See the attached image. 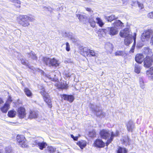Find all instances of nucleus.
I'll use <instances>...</instances> for the list:
<instances>
[{
	"label": "nucleus",
	"instance_id": "nucleus-26",
	"mask_svg": "<svg viewBox=\"0 0 153 153\" xmlns=\"http://www.w3.org/2000/svg\"><path fill=\"white\" fill-rule=\"evenodd\" d=\"M16 114V112L14 110L10 111L8 113V116L10 117H14Z\"/></svg>",
	"mask_w": 153,
	"mask_h": 153
},
{
	"label": "nucleus",
	"instance_id": "nucleus-61",
	"mask_svg": "<svg viewBox=\"0 0 153 153\" xmlns=\"http://www.w3.org/2000/svg\"><path fill=\"white\" fill-rule=\"evenodd\" d=\"M152 58H153V56H152Z\"/></svg>",
	"mask_w": 153,
	"mask_h": 153
},
{
	"label": "nucleus",
	"instance_id": "nucleus-53",
	"mask_svg": "<svg viewBox=\"0 0 153 153\" xmlns=\"http://www.w3.org/2000/svg\"><path fill=\"white\" fill-rule=\"evenodd\" d=\"M107 45H109L110 47H111V49H112L113 48V46L112 44L110 43H109L108 44H106L105 45V46L106 47H107Z\"/></svg>",
	"mask_w": 153,
	"mask_h": 153
},
{
	"label": "nucleus",
	"instance_id": "nucleus-28",
	"mask_svg": "<svg viewBox=\"0 0 153 153\" xmlns=\"http://www.w3.org/2000/svg\"><path fill=\"white\" fill-rule=\"evenodd\" d=\"M65 34H66V36L68 37V38L70 39L73 42H75L76 41V39L74 37L73 35L71 33H65Z\"/></svg>",
	"mask_w": 153,
	"mask_h": 153
},
{
	"label": "nucleus",
	"instance_id": "nucleus-13",
	"mask_svg": "<svg viewBox=\"0 0 153 153\" xmlns=\"http://www.w3.org/2000/svg\"><path fill=\"white\" fill-rule=\"evenodd\" d=\"M127 130L131 132H132L135 128L134 123L131 120H130L126 124Z\"/></svg>",
	"mask_w": 153,
	"mask_h": 153
},
{
	"label": "nucleus",
	"instance_id": "nucleus-23",
	"mask_svg": "<svg viewBox=\"0 0 153 153\" xmlns=\"http://www.w3.org/2000/svg\"><path fill=\"white\" fill-rule=\"evenodd\" d=\"M105 19L108 22H110L113 21L114 20L117 19V17H116L114 15H111L110 16H105Z\"/></svg>",
	"mask_w": 153,
	"mask_h": 153
},
{
	"label": "nucleus",
	"instance_id": "nucleus-54",
	"mask_svg": "<svg viewBox=\"0 0 153 153\" xmlns=\"http://www.w3.org/2000/svg\"><path fill=\"white\" fill-rule=\"evenodd\" d=\"M150 43L152 45H153V35H152V37L151 38V39L150 41Z\"/></svg>",
	"mask_w": 153,
	"mask_h": 153
},
{
	"label": "nucleus",
	"instance_id": "nucleus-6",
	"mask_svg": "<svg viewBox=\"0 0 153 153\" xmlns=\"http://www.w3.org/2000/svg\"><path fill=\"white\" fill-rule=\"evenodd\" d=\"M16 140L21 147L22 148H26L27 146L25 138L23 135H17L16 137Z\"/></svg>",
	"mask_w": 153,
	"mask_h": 153
},
{
	"label": "nucleus",
	"instance_id": "nucleus-39",
	"mask_svg": "<svg viewBox=\"0 0 153 153\" xmlns=\"http://www.w3.org/2000/svg\"><path fill=\"white\" fill-rule=\"evenodd\" d=\"M24 91L27 96H31L32 95L31 91L28 88H25Z\"/></svg>",
	"mask_w": 153,
	"mask_h": 153
},
{
	"label": "nucleus",
	"instance_id": "nucleus-52",
	"mask_svg": "<svg viewBox=\"0 0 153 153\" xmlns=\"http://www.w3.org/2000/svg\"><path fill=\"white\" fill-rule=\"evenodd\" d=\"M71 137L74 140H77L78 139V137H74V136L73 134H71Z\"/></svg>",
	"mask_w": 153,
	"mask_h": 153
},
{
	"label": "nucleus",
	"instance_id": "nucleus-49",
	"mask_svg": "<svg viewBox=\"0 0 153 153\" xmlns=\"http://www.w3.org/2000/svg\"><path fill=\"white\" fill-rule=\"evenodd\" d=\"M148 16L149 18L153 19V11L148 13Z\"/></svg>",
	"mask_w": 153,
	"mask_h": 153
},
{
	"label": "nucleus",
	"instance_id": "nucleus-11",
	"mask_svg": "<svg viewBox=\"0 0 153 153\" xmlns=\"http://www.w3.org/2000/svg\"><path fill=\"white\" fill-rule=\"evenodd\" d=\"M17 112L18 116L20 118H24L26 115L25 109L22 107H20L18 108Z\"/></svg>",
	"mask_w": 153,
	"mask_h": 153
},
{
	"label": "nucleus",
	"instance_id": "nucleus-27",
	"mask_svg": "<svg viewBox=\"0 0 153 153\" xmlns=\"http://www.w3.org/2000/svg\"><path fill=\"white\" fill-rule=\"evenodd\" d=\"M146 74L153 80V67H151L149 70L147 71Z\"/></svg>",
	"mask_w": 153,
	"mask_h": 153
},
{
	"label": "nucleus",
	"instance_id": "nucleus-32",
	"mask_svg": "<svg viewBox=\"0 0 153 153\" xmlns=\"http://www.w3.org/2000/svg\"><path fill=\"white\" fill-rule=\"evenodd\" d=\"M130 140L128 137H125L123 139V143L126 146L129 145Z\"/></svg>",
	"mask_w": 153,
	"mask_h": 153
},
{
	"label": "nucleus",
	"instance_id": "nucleus-7",
	"mask_svg": "<svg viewBox=\"0 0 153 153\" xmlns=\"http://www.w3.org/2000/svg\"><path fill=\"white\" fill-rule=\"evenodd\" d=\"M153 33V31L151 29L144 30L142 35L141 39L143 41L148 40L150 38V36Z\"/></svg>",
	"mask_w": 153,
	"mask_h": 153
},
{
	"label": "nucleus",
	"instance_id": "nucleus-12",
	"mask_svg": "<svg viewBox=\"0 0 153 153\" xmlns=\"http://www.w3.org/2000/svg\"><path fill=\"white\" fill-rule=\"evenodd\" d=\"M145 56L143 53L137 54L136 56L135 60L137 63L141 64L143 62V60L145 59Z\"/></svg>",
	"mask_w": 153,
	"mask_h": 153
},
{
	"label": "nucleus",
	"instance_id": "nucleus-9",
	"mask_svg": "<svg viewBox=\"0 0 153 153\" xmlns=\"http://www.w3.org/2000/svg\"><path fill=\"white\" fill-rule=\"evenodd\" d=\"M136 36V34L134 33V36H131L130 37L126 38L124 40V43L125 45H129L132 42L133 40H134V43H135Z\"/></svg>",
	"mask_w": 153,
	"mask_h": 153
},
{
	"label": "nucleus",
	"instance_id": "nucleus-43",
	"mask_svg": "<svg viewBox=\"0 0 153 153\" xmlns=\"http://www.w3.org/2000/svg\"><path fill=\"white\" fill-rule=\"evenodd\" d=\"M22 63L24 65H25L26 66H28L29 68H30L28 65V61L26 60L22 59L21 60Z\"/></svg>",
	"mask_w": 153,
	"mask_h": 153
},
{
	"label": "nucleus",
	"instance_id": "nucleus-30",
	"mask_svg": "<svg viewBox=\"0 0 153 153\" xmlns=\"http://www.w3.org/2000/svg\"><path fill=\"white\" fill-rule=\"evenodd\" d=\"M127 150L124 148L119 147L117 151V153H127Z\"/></svg>",
	"mask_w": 153,
	"mask_h": 153
},
{
	"label": "nucleus",
	"instance_id": "nucleus-34",
	"mask_svg": "<svg viewBox=\"0 0 153 153\" xmlns=\"http://www.w3.org/2000/svg\"><path fill=\"white\" fill-rule=\"evenodd\" d=\"M139 81L140 87L142 88L143 89L145 88V84L143 78H140Z\"/></svg>",
	"mask_w": 153,
	"mask_h": 153
},
{
	"label": "nucleus",
	"instance_id": "nucleus-5",
	"mask_svg": "<svg viewBox=\"0 0 153 153\" xmlns=\"http://www.w3.org/2000/svg\"><path fill=\"white\" fill-rule=\"evenodd\" d=\"M17 21L18 23L23 27H28L30 25V23L28 21L27 15L19 16L17 18Z\"/></svg>",
	"mask_w": 153,
	"mask_h": 153
},
{
	"label": "nucleus",
	"instance_id": "nucleus-56",
	"mask_svg": "<svg viewBox=\"0 0 153 153\" xmlns=\"http://www.w3.org/2000/svg\"><path fill=\"white\" fill-rule=\"evenodd\" d=\"M45 8L48 10H50L51 9V8L50 7H46Z\"/></svg>",
	"mask_w": 153,
	"mask_h": 153
},
{
	"label": "nucleus",
	"instance_id": "nucleus-24",
	"mask_svg": "<svg viewBox=\"0 0 153 153\" xmlns=\"http://www.w3.org/2000/svg\"><path fill=\"white\" fill-rule=\"evenodd\" d=\"M56 149L54 147L52 146H48L45 150L46 152H48L49 153H53L55 151Z\"/></svg>",
	"mask_w": 153,
	"mask_h": 153
},
{
	"label": "nucleus",
	"instance_id": "nucleus-55",
	"mask_svg": "<svg viewBox=\"0 0 153 153\" xmlns=\"http://www.w3.org/2000/svg\"><path fill=\"white\" fill-rule=\"evenodd\" d=\"M86 9V10H87L88 11H89V12L91 10V9L90 8H87Z\"/></svg>",
	"mask_w": 153,
	"mask_h": 153
},
{
	"label": "nucleus",
	"instance_id": "nucleus-2",
	"mask_svg": "<svg viewBox=\"0 0 153 153\" xmlns=\"http://www.w3.org/2000/svg\"><path fill=\"white\" fill-rule=\"evenodd\" d=\"M33 147L36 146L41 150H42L46 147L47 143L44 141L43 139L41 137H38L34 139L32 143Z\"/></svg>",
	"mask_w": 153,
	"mask_h": 153
},
{
	"label": "nucleus",
	"instance_id": "nucleus-16",
	"mask_svg": "<svg viewBox=\"0 0 153 153\" xmlns=\"http://www.w3.org/2000/svg\"><path fill=\"white\" fill-rule=\"evenodd\" d=\"M95 146L98 148H102L105 146V143L100 139L97 140L94 143Z\"/></svg>",
	"mask_w": 153,
	"mask_h": 153
},
{
	"label": "nucleus",
	"instance_id": "nucleus-50",
	"mask_svg": "<svg viewBox=\"0 0 153 153\" xmlns=\"http://www.w3.org/2000/svg\"><path fill=\"white\" fill-rule=\"evenodd\" d=\"M135 46V43H134L133 45L132 46L131 50H130V51L131 53H133L134 52Z\"/></svg>",
	"mask_w": 153,
	"mask_h": 153
},
{
	"label": "nucleus",
	"instance_id": "nucleus-21",
	"mask_svg": "<svg viewBox=\"0 0 153 153\" xmlns=\"http://www.w3.org/2000/svg\"><path fill=\"white\" fill-rule=\"evenodd\" d=\"M43 99L48 104V107L50 108H51L52 107V104L51 100L50 97L48 96H43Z\"/></svg>",
	"mask_w": 153,
	"mask_h": 153
},
{
	"label": "nucleus",
	"instance_id": "nucleus-29",
	"mask_svg": "<svg viewBox=\"0 0 153 153\" xmlns=\"http://www.w3.org/2000/svg\"><path fill=\"white\" fill-rule=\"evenodd\" d=\"M74 96H62V98L70 102H72L74 100Z\"/></svg>",
	"mask_w": 153,
	"mask_h": 153
},
{
	"label": "nucleus",
	"instance_id": "nucleus-14",
	"mask_svg": "<svg viewBox=\"0 0 153 153\" xmlns=\"http://www.w3.org/2000/svg\"><path fill=\"white\" fill-rule=\"evenodd\" d=\"M108 34L111 35H114L117 34L118 32L117 28L113 27L107 28Z\"/></svg>",
	"mask_w": 153,
	"mask_h": 153
},
{
	"label": "nucleus",
	"instance_id": "nucleus-62",
	"mask_svg": "<svg viewBox=\"0 0 153 153\" xmlns=\"http://www.w3.org/2000/svg\"><path fill=\"white\" fill-rule=\"evenodd\" d=\"M0 153H2L1 152H0Z\"/></svg>",
	"mask_w": 153,
	"mask_h": 153
},
{
	"label": "nucleus",
	"instance_id": "nucleus-35",
	"mask_svg": "<svg viewBox=\"0 0 153 153\" xmlns=\"http://www.w3.org/2000/svg\"><path fill=\"white\" fill-rule=\"evenodd\" d=\"M124 54V52L123 51H118L116 52L115 53V55L116 56H123Z\"/></svg>",
	"mask_w": 153,
	"mask_h": 153
},
{
	"label": "nucleus",
	"instance_id": "nucleus-18",
	"mask_svg": "<svg viewBox=\"0 0 153 153\" xmlns=\"http://www.w3.org/2000/svg\"><path fill=\"white\" fill-rule=\"evenodd\" d=\"M56 75L55 74V73L53 72L50 75H48L47 76L48 78L54 81L58 82V79L57 77H56Z\"/></svg>",
	"mask_w": 153,
	"mask_h": 153
},
{
	"label": "nucleus",
	"instance_id": "nucleus-40",
	"mask_svg": "<svg viewBox=\"0 0 153 153\" xmlns=\"http://www.w3.org/2000/svg\"><path fill=\"white\" fill-rule=\"evenodd\" d=\"M140 71V68L138 65H136L135 67L134 71L137 74H139Z\"/></svg>",
	"mask_w": 153,
	"mask_h": 153
},
{
	"label": "nucleus",
	"instance_id": "nucleus-1",
	"mask_svg": "<svg viewBox=\"0 0 153 153\" xmlns=\"http://www.w3.org/2000/svg\"><path fill=\"white\" fill-rule=\"evenodd\" d=\"M119 134V132L118 131H116L115 133H114L113 132L104 129L101 130L100 132V135L102 139H106L111 136L110 138L107 140L106 143L107 146L111 142L114 137L118 136Z\"/></svg>",
	"mask_w": 153,
	"mask_h": 153
},
{
	"label": "nucleus",
	"instance_id": "nucleus-41",
	"mask_svg": "<svg viewBox=\"0 0 153 153\" xmlns=\"http://www.w3.org/2000/svg\"><path fill=\"white\" fill-rule=\"evenodd\" d=\"M77 16L80 21H84L85 18L84 16L80 14H77Z\"/></svg>",
	"mask_w": 153,
	"mask_h": 153
},
{
	"label": "nucleus",
	"instance_id": "nucleus-45",
	"mask_svg": "<svg viewBox=\"0 0 153 153\" xmlns=\"http://www.w3.org/2000/svg\"><path fill=\"white\" fill-rule=\"evenodd\" d=\"M89 135L90 137H95L96 136V132L94 131H90L89 133Z\"/></svg>",
	"mask_w": 153,
	"mask_h": 153
},
{
	"label": "nucleus",
	"instance_id": "nucleus-22",
	"mask_svg": "<svg viewBox=\"0 0 153 153\" xmlns=\"http://www.w3.org/2000/svg\"><path fill=\"white\" fill-rule=\"evenodd\" d=\"M113 25L114 27L119 28L123 27V23L120 20H116L114 23Z\"/></svg>",
	"mask_w": 153,
	"mask_h": 153
},
{
	"label": "nucleus",
	"instance_id": "nucleus-58",
	"mask_svg": "<svg viewBox=\"0 0 153 153\" xmlns=\"http://www.w3.org/2000/svg\"><path fill=\"white\" fill-rule=\"evenodd\" d=\"M62 96H72V95H67L65 94H64L62 95Z\"/></svg>",
	"mask_w": 153,
	"mask_h": 153
},
{
	"label": "nucleus",
	"instance_id": "nucleus-19",
	"mask_svg": "<svg viewBox=\"0 0 153 153\" xmlns=\"http://www.w3.org/2000/svg\"><path fill=\"white\" fill-rule=\"evenodd\" d=\"M10 106L9 104L5 103L3 106L0 108L1 110L3 113H6L9 109Z\"/></svg>",
	"mask_w": 153,
	"mask_h": 153
},
{
	"label": "nucleus",
	"instance_id": "nucleus-42",
	"mask_svg": "<svg viewBox=\"0 0 153 153\" xmlns=\"http://www.w3.org/2000/svg\"><path fill=\"white\" fill-rule=\"evenodd\" d=\"M68 86V85L67 84L66 82H64L63 83H61L60 87L62 89H65Z\"/></svg>",
	"mask_w": 153,
	"mask_h": 153
},
{
	"label": "nucleus",
	"instance_id": "nucleus-46",
	"mask_svg": "<svg viewBox=\"0 0 153 153\" xmlns=\"http://www.w3.org/2000/svg\"><path fill=\"white\" fill-rule=\"evenodd\" d=\"M27 19L28 21H29L30 22H32L34 21L35 19V18H33V17L29 16H27Z\"/></svg>",
	"mask_w": 153,
	"mask_h": 153
},
{
	"label": "nucleus",
	"instance_id": "nucleus-48",
	"mask_svg": "<svg viewBox=\"0 0 153 153\" xmlns=\"http://www.w3.org/2000/svg\"><path fill=\"white\" fill-rule=\"evenodd\" d=\"M11 102V98L10 97V96H9V97L8 98L7 100L5 103L7 104L10 105V104Z\"/></svg>",
	"mask_w": 153,
	"mask_h": 153
},
{
	"label": "nucleus",
	"instance_id": "nucleus-51",
	"mask_svg": "<svg viewBox=\"0 0 153 153\" xmlns=\"http://www.w3.org/2000/svg\"><path fill=\"white\" fill-rule=\"evenodd\" d=\"M138 5L140 9H142L143 8V5L142 3L139 2H138Z\"/></svg>",
	"mask_w": 153,
	"mask_h": 153
},
{
	"label": "nucleus",
	"instance_id": "nucleus-25",
	"mask_svg": "<svg viewBox=\"0 0 153 153\" xmlns=\"http://www.w3.org/2000/svg\"><path fill=\"white\" fill-rule=\"evenodd\" d=\"M77 144L82 149L86 146V142L84 140H81L77 143Z\"/></svg>",
	"mask_w": 153,
	"mask_h": 153
},
{
	"label": "nucleus",
	"instance_id": "nucleus-47",
	"mask_svg": "<svg viewBox=\"0 0 153 153\" xmlns=\"http://www.w3.org/2000/svg\"><path fill=\"white\" fill-rule=\"evenodd\" d=\"M66 50L67 51H69L70 50V45L69 43L68 42L66 43Z\"/></svg>",
	"mask_w": 153,
	"mask_h": 153
},
{
	"label": "nucleus",
	"instance_id": "nucleus-44",
	"mask_svg": "<svg viewBox=\"0 0 153 153\" xmlns=\"http://www.w3.org/2000/svg\"><path fill=\"white\" fill-rule=\"evenodd\" d=\"M12 149L11 147L9 146L8 147H6L5 148V151L6 153H11V152Z\"/></svg>",
	"mask_w": 153,
	"mask_h": 153
},
{
	"label": "nucleus",
	"instance_id": "nucleus-37",
	"mask_svg": "<svg viewBox=\"0 0 153 153\" xmlns=\"http://www.w3.org/2000/svg\"><path fill=\"white\" fill-rule=\"evenodd\" d=\"M89 22L92 27H94L95 26L96 22L94 21L93 19H90L89 20Z\"/></svg>",
	"mask_w": 153,
	"mask_h": 153
},
{
	"label": "nucleus",
	"instance_id": "nucleus-38",
	"mask_svg": "<svg viewBox=\"0 0 153 153\" xmlns=\"http://www.w3.org/2000/svg\"><path fill=\"white\" fill-rule=\"evenodd\" d=\"M88 51L86 52L87 54H90V55H91L92 56H96L95 53L94 51L91 50L90 49H89Z\"/></svg>",
	"mask_w": 153,
	"mask_h": 153
},
{
	"label": "nucleus",
	"instance_id": "nucleus-33",
	"mask_svg": "<svg viewBox=\"0 0 153 153\" xmlns=\"http://www.w3.org/2000/svg\"><path fill=\"white\" fill-rule=\"evenodd\" d=\"M28 57H31L33 59L36 60L37 59V57L36 56V55L34 53L32 52L28 54Z\"/></svg>",
	"mask_w": 153,
	"mask_h": 153
},
{
	"label": "nucleus",
	"instance_id": "nucleus-10",
	"mask_svg": "<svg viewBox=\"0 0 153 153\" xmlns=\"http://www.w3.org/2000/svg\"><path fill=\"white\" fill-rule=\"evenodd\" d=\"M152 57H146L145 58L144 61V65L145 67L148 68L151 66L152 62V59H153L152 58Z\"/></svg>",
	"mask_w": 153,
	"mask_h": 153
},
{
	"label": "nucleus",
	"instance_id": "nucleus-20",
	"mask_svg": "<svg viewBox=\"0 0 153 153\" xmlns=\"http://www.w3.org/2000/svg\"><path fill=\"white\" fill-rule=\"evenodd\" d=\"M38 115V113L37 112L30 111V112L29 118L30 119L35 118L37 117Z\"/></svg>",
	"mask_w": 153,
	"mask_h": 153
},
{
	"label": "nucleus",
	"instance_id": "nucleus-8",
	"mask_svg": "<svg viewBox=\"0 0 153 153\" xmlns=\"http://www.w3.org/2000/svg\"><path fill=\"white\" fill-rule=\"evenodd\" d=\"M130 31L128 28H126L121 30L120 33V35L122 37H128L132 36L130 34Z\"/></svg>",
	"mask_w": 153,
	"mask_h": 153
},
{
	"label": "nucleus",
	"instance_id": "nucleus-17",
	"mask_svg": "<svg viewBox=\"0 0 153 153\" xmlns=\"http://www.w3.org/2000/svg\"><path fill=\"white\" fill-rule=\"evenodd\" d=\"M99 34L100 36L105 37L108 34L107 28L106 29L100 30L99 31Z\"/></svg>",
	"mask_w": 153,
	"mask_h": 153
},
{
	"label": "nucleus",
	"instance_id": "nucleus-57",
	"mask_svg": "<svg viewBox=\"0 0 153 153\" xmlns=\"http://www.w3.org/2000/svg\"><path fill=\"white\" fill-rule=\"evenodd\" d=\"M3 102L2 100L0 98V104H1Z\"/></svg>",
	"mask_w": 153,
	"mask_h": 153
},
{
	"label": "nucleus",
	"instance_id": "nucleus-60",
	"mask_svg": "<svg viewBox=\"0 0 153 153\" xmlns=\"http://www.w3.org/2000/svg\"><path fill=\"white\" fill-rule=\"evenodd\" d=\"M57 153H60V152H57Z\"/></svg>",
	"mask_w": 153,
	"mask_h": 153
},
{
	"label": "nucleus",
	"instance_id": "nucleus-4",
	"mask_svg": "<svg viewBox=\"0 0 153 153\" xmlns=\"http://www.w3.org/2000/svg\"><path fill=\"white\" fill-rule=\"evenodd\" d=\"M100 105L98 106L94 105L93 104L91 103L89 105V107L91 108L94 113L96 114L97 116H104L105 114L101 110H100Z\"/></svg>",
	"mask_w": 153,
	"mask_h": 153
},
{
	"label": "nucleus",
	"instance_id": "nucleus-3",
	"mask_svg": "<svg viewBox=\"0 0 153 153\" xmlns=\"http://www.w3.org/2000/svg\"><path fill=\"white\" fill-rule=\"evenodd\" d=\"M43 60L46 65L50 66H51L53 67H57L59 65L60 63L59 60L54 58L51 59L47 57H44Z\"/></svg>",
	"mask_w": 153,
	"mask_h": 153
},
{
	"label": "nucleus",
	"instance_id": "nucleus-59",
	"mask_svg": "<svg viewBox=\"0 0 153 153\" xmlns=\"http://www.w3.org/2000/svg\"><path fill=\"white\" fill-rule=\"evenodd\" d=\"M68 76V77H70V76L69 75V74H68V76Z\"/></svg>",
	"mask_w": 153,
	"mask_h": 153
},
{
	"label": "nucleus",
	"instance_id": "nucleus-36",
	"mask_svg": "<svg viewBox=\"0 0 153 153\" xmlns=\"http://www.w3.org/2000/svg\"><path fill=\"white\" fill-rule=\"evenodd\" d=\"M10 1L15 4H17L16 6L17 7H20V1L19 0H10Z\"/></svg>",
	"mask_w": 153,
	"mask_h": 153
},
{
	"label": "nucleus",
	"instance_id": "nucleus-31",
	"mask_svg": "<svg viewBox=\"0 0 153 153\" xmlns=\"http://www.w3.org/2000/svg\"><path fill=\"white\" fill-rule=\"evenodd\" d=\"M96 22L101 27H102L104 25V23L102 22V19L99 18H96Z\"/></svg>",
	"mask_w": 153,
	"mask_h": 153
},
{
	"label": "nucleus",
	"instance_id": "nucleus-15",
	"mask_svg": "<svg viewBox=\"0 0 153 153\" xmlns=\"http://www.w3.org/2000/svg\"><path fill=\"white\" fill-rule=\"evenodd\" d=\"M152 52V50L148 47H146L144 48L143 54L145 57H151Z\"/></svg>",
	"mask_w": 153,
	"mask_h": 153
}]
</instances>
